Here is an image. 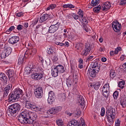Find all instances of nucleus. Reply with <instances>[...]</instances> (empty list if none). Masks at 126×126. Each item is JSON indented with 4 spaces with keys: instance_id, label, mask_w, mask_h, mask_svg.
<instances>
[{
    "instance_id": "obj_58",
    "label": "nucleus",
    "mask_w": 126,
    "mask_h": 126,
    "mask_svg": "<svg viewBox=\"0 0 126 126\" xmlns=\"http://www.w3.org/2000/svg\"><path fill=\"white\" fill-rule=\"evenodd\" d=\"M125 4H126V0H121L120 5H125Z\"/></svg>"
},
{
    "instance_id": "obj_24",
    "label": "nucleus",
    "mask_w": 126,
    "mask_h": 126,
    "mask_svg": "<svg viewBox=\"0 0 126 126\" xmlns=\"http://www.w3.org/2000/svg\"><path fill=\"white\" fill-rule=\"evenodd\" d=\"M55 68H56L57 71H58L59 73H63V72H64V68L63 67V66L62 65L56 66Z\"/></svg>"
},
{
    "instance_id": "obj_42",
    "label": "nucleus",
    "mask_w": 126,
    "mask_h": 126,
    "mask_svg": "<svg viewBox=\"0 0 126 126\" xmlns=\"http://www.w3.org/2000/svg\"><path fill=\"white\" fill-rule=\"evenodd\" d=\"M57 125L58 126H64L63 121L62 120H58L56 121Z\"/></svg>"
},
{
    "instance_id": "obj_62",
    "label": "nucleus",
    "mask_w": 126,
    "mask_h": 126,
    "mask_svg": "<svg viewBox=\"0 0 126 126\" xmlns=\"http://www.w3.org/2000/svg\"><path fill=\"white\" fill-rule=\"evenodd\" d=\"M71 17H72V16H71L70 14H69L66 16V18L67 19H71Z\"/></svg>"
},
{
    "instance_id": "obj_47",
    "label": "nucleus",
    "mask_w": 126,
    "mask_h": 126,
    "mask_svg": "<svg viewBox=\"0 0 126 126\" xmlns=\"http://www.w3.org/2000/svg\"><path fill=\"white\" fill-rule=\"evenodd\" d=\"M24 58L22 57H19V59L18 60V63L19 65H20V64H22V63H23V61Z\"/></svg>"
},
{
    "instance_id": "obj_31",
    "label": "nucleus",
    "mask_w": 126,
    "mask_h": 126,
    "mask_svg": "<svg viewBox=\"0 0 126 126\" xmlns=\"http://www.w3.org/2000/svg\"><path fill=\"white\" fill-rule=\"evenodd\" d=\"M0 78L1 80H3L5 83H7V77L4 73H0Z\"/></svg>"
},
{
    "instance_id": "obj_22",
    "label": "nucleus",
    "mask_w": 126,
    "mask_h": 126,
    "mask_svg": "<svg viewBox=\"0 0 126 126\" xmlns=\"http://www.w3.org/2000/svg\"><path fill=\"white\" fill-rule=\"evenodd\" d=\"M99 3H100V0H92L91 4L89 5V8H92V7L98 5Z\"/></svg>"
},
{
    "instance_id": "obj_30",
    "label": "nucleus",
    "mask_w": 126,
    "mask_h": 126,
    "mask_svg": "<svg viewBox=\"0 0 126 126\" xmlns=\"http://www.w3.org/2000/svg\"><path fill=\"white\" fill-rule=\"evenodd\" d=\"M69 126H79V124L77 121L75 120H72L70 122H69Z\"/></svg>"
},
{
    "instance_id": "obj_48",
    "label": "nucleus",
    "mask_w": 126,
    "mask_h": 126,
    "mask_svg": "<svg viewBox=\"0 0 126 126\" xmlns=\"http://www.w3.org/2000/svg\"><path fill=\"white\" fill-rule=\"evenodd\" d=\"M47 54L49 55H53L54 54V49H53L51 47L47 49Z\"/></svg>"
},
{
    "instance_id": "obj_49",
    "label": "nucleus",
    "mask_w": 126,
    "mask_h": 126,
    "mask_svg": "<svg viewBox=\"0 0 126 126\" xmlns=\"http://www.w3.org/2000/svg\"><path fill=\"white\" fill-rule=\"evenodd\" d=\"M121 50H122V48L121 47H117L114 51L115 55H118V54H119V52H121Z\"/></svg>"
},
{
    "instance_id": "obj_7",
    "label": "nucleus",
    "mask_w": 126,
    "mask_h": 126,
    "mask_svg": "<svg viewBox=\"0 0 126 126\" xmlns=\"http://www.w3.org/2000/svg\"><path fill=\"white\" fill-rule=\"evenodd\" d=\"M60 25H61V23L59 22H57L56 24L52 25L49 28L48 32L51 33L57 32V31L59 30V28H60Z\"/></svg>"
},
{
    "instance_id": "obj_35",
    "label": "nucleus",
    "mask_w": 126,
    "mask_h": 126,
    "mask_svg": "<svg viewBox=\"0 0 126 126\" xmlns=\"http://www.w3.org/2000/svg\"><path fill=\"white\" fill-rule=\"evenodd\" d=\"M4 51L6 54L7 56H9V55L11 54L12 49L11 48L8 47L6 48Z\"/></svg>"
},
{
    "instance_id": "obj_5",
    "label": "nucleus",
    "mask_w": 126,
    "mask_h": 126,
    "mask_svg": "<svg viewBox=\"0 0 126 126\" xmlns=\"http://www.w3.org/2000/svg\"><path fill=\"white\" fill-rule=\"evenodd\" d=\"M92 50V45L89 43H86L85 45V49L82 52V56H88L90 54V51Z\"/></svg>"
},
{
    "instance_id": "obj_14",
    "label": "nucleus",
    "mask_w": 126,
    "mask_h": 126,
    "mask_svg": "<svg viewBox=\"0 0 126 126\" xmlns=\"http://www.w3.org/2000/svg\"><path fill=\"white\" fill-rule=\"evenodd\" d=\"M20 98V96H17L14 93L10 94L9 95L8 100L10 102H15Z\"/></svg>"
},
{
    "instance_id": "obj_34",
    "label": "nucleus",
    "mask_w": 126,
    "mask_h": 126,
    "mask_svg": "<svg viewBox=\"0 0 126 126\" xmlns=\"http://www.w3.org/2000/svg\"><path fill=\"white\" fill-rule=\"evenodd\" d=\"M7 73L8 74V77H13L14 75V71L12 69L7 70Z\"/></svg>"
},
{
    "instance_id": "obj_11",
    "label": "nucleus",
    "mask_w": 126,
    "mask_h": 126,
    "mask_svg": "<svg viewBox=\"0 0 126 126\" xmlns=\"http://www.w3.org/2000/svg\"><path fill=\"white\" fill-rule=\"evenodd\" d=\"M55 98L56 96L55 95V93L54 92L51 91L49 92L48 94V98L47 99L48 104H52V103L55 101Z\"/></svg>"
},
{
    "instance_id": "obj_1",
    "label": "nucleus",
    "mask_w": 126,
    "mask_h": 126,
    "mask_svg": "<svg viewBox=\"0 0 126 126\" xmlns=\"http://www.w3.org/2000/svg\"><path fill=\"white\" fill-rule=\"evenodd\" d=\"M106 116L109 126H111L115 122L116 118V109L112 107L109 108L106 111Z\"/></svg>"
},
{
    "instance_id": "obj_57",
    "label": "nucleus",
    "mask_w": 126,
    "mask_h": 126,
    "mask_svg": "<svg viewBox=\"0 0 126 126\" xmlns=\"http://www.w3.org/2000/svg\"><path fill=\"white\" fill-rule=\"evenodd\" d=\"M94 59V56H90L88 58L87 61H88L89 62H90L91 61H93Z\"/></svg>"
},
{
    "instance_id": "obj_46",
    "label": "nucleus",
    "mask_w": 126,
    "mask_h": 126,
    "mask_svg": "<svg viewBox=\"0 0 126 126\" xmlns=\"http://www.w3.org/2000/svg\"><path fill=\"white\" fill-rule=\"evenodd\" d=\"M15 27H14V26H11L8 30H7L6 31V33L7 34H9V32H11V31H12V30H14Z\"/></svg>"
},
{
    "instance_id": "obj_20",
    "label": "nucleus",
    "mask_w": 126,
    "mask_h": 126,
    "mask_svg": "<svg viewBox=\"0 0 126 126\" xmlns=\"http://www.w3.org/2000/svg\"><path fill=\"white\" fill-rule=\"evenodd\" d=\"M25 107L27 109L32 110V111H36V109H37L36 105L32 104L29 101L26 102Z\"/></svg>"
},
{
    "instance_id": "obj_43",
    "label": "nucleus",
    "mask_w": 126,
    "mask_h": 126,
    "mask_svg": "<svg viewBox=\"0 0 126 126\" xmlns=\"http://www.w3.org/2000/svg\"><path fill=\"white\" fill-rule=\"evenodd\" d=\"M56 6H57V5L55 4H51L49 5V7L46 8V10H50V9L53 10L54 8H56Z\"/></svg>"
},
{
    "instance_id": "obj_33",
    "label": "nucleus",
    "mask_w": 126,
    "mask_h": 126,
    "mask_svg": "<svg viewBox=\"0 0 126 126\" xmlns=\"http://www.w3.org/2000/svg\"><path fill=\"white\" fill-rule=\"evenodd\" d=\"M35 112H38L39 114H40V115H43L44 114V112H45V109L43 108H39L38 107H36V109L35 110H34Z\"/></svg>"
},
{
    "instance_id": "obj_18",
    "label": "nucleus",
    "mask_w": 126,
    "mask_h": 126,
    "mask_svg": "<svg viewBox=\"0 0 126 126\" xmlns=\"http://www.w3.org/2000/svg\"><path fill=\"white\" fill-rule=\"evenodd\" d=\"M90 67H92L93 69L100 71V64L98 62H92L90 65Z\"/></svg>"
},
{
    "instance_id": "obj_61",
    "label": "nucleus",
    "mask_w": 126,
    "mask_h": 126,
    "mask_svg": "<svg viewBox=\"0 0 126 126\" xmlns=\"http://www.w3.org/2000/svg\"><path fill=\"white\" fill-rule=\"evenodd\" d=\"M101 62H102V63H105V62H107V58L105 57H102L101 58Z\"/></svg>"
},
{
    "instance_id": "obj_19",
    "label": "nucleus",
    "mask_w": 126,
    "mask_h": 126,
    "mask_svg": "<svg viewBox=\"0 0 126 126\" xmlns=\"http://www.w3.org/2000/svg\"><path fill=\"white\" fill-rule=\"evenodd\" d=\"M99 70H95L94 69L90 68L88 69V72L89 73V75L92 77H96L97 74L99 72Z\"/></svg>"
},
{
    "instance_id": "obj_41",
    "label": "nucleus",
    "mask_w": 126,
    "mask_h": 126,
    "mask_svg": "<svg viewBox=\"0 0 126 126\" xmlns=\"http://www.w3.org/2000/svg\"><path fill=\"white\" fill-rule=\"evenodd\" d=\"M125 84H126V82L124 81H122L119 82L118 86L121 89H124V87H125Z\"/></svg>"
},
{
    "instance_id": "obj_60",
    "label": "nucleus",
    "mask_w": 126,
    "mask_h": 126,
    "mask_svg": "<svg viewBox=\"0 0 126 126\" xmlns=\"http://www.w3.org/2000/svg\"><path fill=\"white\" fill-rule=\"evenodd\" d=\"M38 23V18H35L33 21V24H37Z\"/></svg>"
},
{
    "instance_id": "obj_3",
    "label": "nucleus",
    "mask_w": 126,
    "mask_h": 126,
    "mask_svg": "<svg viewBox=\"0 0 126 126\" xmlns=\"http://www.w3.org/2000/svg\"><path fill=\"white\" fill-rule=\"evenodd\" d=\"M36 119H37V115L35 112H32L28 111L26 119L27 122H26V124L32 125Z\"/></svg>"
},
{
    "instance_id": "obj_10",
    "label": "nucleus",
    "mask_w": 126,
    "mask_h": 126,
    "mask_svg": "<svg viewBox=\"0 0 126 126\" xmlns=\"http://www.w3.org/2000/svg\"><path fill=\"white\" fill-rule=\"evenodd\" d=\"M34 93L36 98L41 99L43 96V89L42 87H38L34 90Z\"/></svg>"
},
{
    "instance_id": "obj_29",
    "label": "nucleus",
    "mask_w": 126,
    "mask_h": 126,
    "mask_svg": "<svg viewBox=\"0 0 126 126\" xmlns=\"http://www.w3.org/2000/svg\"><path fill=\"white\" fill-rule=\"evenodd\" d=\"M14 93L19 97H20V95L22 94V90L19 89V88H17L15 89L14 91Z\"/></svg>"
},
{
    "instance_id": "obj_6",
    "label": "nucleus",
    "mask_w": 126,
    "mask_h": 126,
    "mask_svg": "<svg viewBox=\"0 0 126 126\" xmlns=\"http://www.w3.org/2000/svg\"><path fill=\"white\" fill-rule=\"evenodd\" d=\"M112 28L115 32H120L122 30V24L118 21H114L112 23Z\"/></svg>"
},
{
    "instance_id": "obj_12",
    "label": "nucleus",
    "mask_w": 126,
    "mask_h": 126,
    "mask_svg": "<svg viewBox=\"0 0 126 126\" xmlns=\"http://www.w3.org/2000/svg\"><path fill=\"white\" fill-rule=\"evenodd\" d=\"M8 42L9 44H11L12 45H14V44H16L19 42V36H13L11 38H9Z\"/></svg>"
},
{
    "instance_id": "obj_38",
    "label": "nucleus",
    "mask_w": 126,
    "mask_h": 126,
    "mask_svg": "<svg viewBox=\"0 0 126 126\" xmlns=\"http://www.w3.org/2000/svg\"><path fill=\"white\" fill-rule=\"evenodd\" d=\"M93 10L95 13H98L101 10V5H99L97 6L94 8Z\"/></svg>"
},
{
    "instance_id": "obj_39",
    "label": "nucleus",
    "mask_w": 126,
    "mask_h": 126,
    "mask_svg": "<svg viewBox=\"0 0 126 126\" xmlns=\"http://www.w3.org/2000/svg\"><path fill=\"white\" fill-rule=\"evenodd\" d=\"M15 83V79L13 77H9V84L13 85Z\"/></svg>"
},
{
    "instance_id": "obj_4",
    "label": "nucleus",
    "mask_w": 126,
    "mask_h": 126,
    "mask_svg": "<svg viewBox=\"0 0 126 126\" xmlns=\"http://www.w3.org/2000/svg\"><path fill=\"white\" fill-rule=\"evenodd\" d=\"M28 111H23L18 117L19 122L21 124H26L27 123V118Z\"/></svg>"
},
{
    "instance_id": "obj_2",
    "label": "nucleus",
    "mask_w": 126,
    "mask_h": 126,
    "mask_svg": "<svg viewBox=\"0 0 126 126\" xmlns=\"http://www.w3.org/2000/svg\"><path fill=\"white\" fill-rule=\"evenodd\" d=\"M20 110V104L16 103L14 104H12L9 106V108L7 109V114L9 117L13 116L16 112H19Z\"/></svg>"
},
{
    "instance_id": "obj_53",
    "label": "nucleus",
    "mask_w": 126,
    "mask_h": 126,
    "mask_svg": "<svg viewBox=\"0 0 126 126\" xmlns=\"http://www.w3.org/2000/svg\"><path fill=\"white\" fill-rule=\"evenodd\" d=\"M84 27V30L86 31L87 33L91 32V29L90 28H88L86 27V26H83Z\"/></svg>"
},
{
    "instance_id": "obj_23",
    "label": "nucleus",
    "mask_w": 126,
    "mask_h": 126,
    "mask_svg": "<svg viewBox=\"0 0 126 126\" xmlns=\"http://www.w3.org/2000/svg\"><path fill=\"white\" fill-rule=\"evenodd\" d=\"M79 21L82 23L83 26H86L88 24V20L86 17H82L79 19Z\"/></svg>"
},
{
    "instance_id": "obj_63",
    "label": "nucleus",
    "mask_w": 126,
    "mask_h": 126,
    "mask_svg": "<svg viewBox=\"0 0 126 126\" xmlns=\"http://www.w3.org/2000/svg\"><path fill=\"white\" fill-rule=\"evenodd\" d=\"M24 27H25V28H28V26H29L28 23H24Z\"/></svg>"
},
{
    "instance_id": "obj_64",
    "label": "nucleus",
    "mask_w": 126,
    "mask_h": 126,
    "mask_svg": "<svg viewBox=\"0 0 126 126\" xmlns=\"http://www.w3.org/2000/svg\"><path fill=\"white\" fill-rule=\"evenodd\" d=\"M79 64H83V60H82V59H79Z\"/></svg>"
},
{
    "instance_id": "obj_36",
    "label": "nucleus",
    "mask_w": 126,
    "mask_h": 126,
    "mask_svg": "<svg viewBox=\"0 0 126 126\" xmlns=\"http://www.w3.org/2000/svg\"><path fill=\"white\" fill-rule=\"evenodd\" d=\"M51 58L52 59V61L53 62H57L58 61V55L57 54V53L54 52L53 54L52 55Z\"/></svg>"
},
{
    "instance_id": "obj_45",
    "label": "nucleus",
    "mask_w": 126,
    "mask_h": 126,
    "mask_svg": "<svg viewBox=\"0 0 126 126\" xmlns=\"http://www.w3.org/2000/svg\"><path fill=\"white\" fill-rule=\"evenodd\" d=\"M78 14L79 15V19L83 17V11L81 9H79L78 12Z\"/></svg>"
},
{
    "instance_id": "obj_54",
    "label": "nucleus",
    "mask_w": 126,
    "mask_h": 126,
    "mask_svg": "<svg viewBox=\"0 0 126 126\" xmlns=\"http://www.w3.org/2000/svg\"><path fill=\"white\" fill-rule=\"evenodd\" d=\"M24 15V13L22 12H19L16 13V16L18 17H22Z\"/></svg>"
},
{
    "instance_id": "obj_13",
    "label": "nucleus",
    "mask_w": 126,
    "mask_h": 126,
    "mask_svg": "<svg viewBox=\"0 0 126 126\" xmlns=\"http://www.w3.org/2000/svg\"><path fill=\"white\" fill-rule=\"evenodd\" d=\"M60 111H62V107H58L55 108H52L49 111H48L47 113V115H55L56 114H58L60 112Z\"/></svg>"
},
{
    "instance_id": "obj_51",
    "label": "nucleus",
    "mask_w": 126,
    "mask_h": 126,
    "mask_svg": "<svg viewBox=\"0 0 126 126\" xmlns=\"http://www.w3.org/2000/svg\"><path fill=\"white\" fill-rule=\"evenodd\" d=\"M113 97L114 98L115 100H117V98H118V97H119V92L118 91H115L114 93H113Z\"/></svg>"
},
{
    "instance_id": "obj_37",
    "label": "nucleus",
    "mask_w": 126,
    "mask_h": 126,
    "mask_svg": "<svg viewBox=\"0 0 126 126\" xmlns=\"http://www.w3.org/2000/svg\"><path fill=\"white\" fill-rule=\"evenodd\" d=\"M100 86H101V83L99 82H97L94 84L93 87L95 90H98Z\"/></svg>"
},
{
    "instance_id": "obj_27",
    "label": "nucleus",
    "mask_w": 126,
    "mask_h": 126,
    "mask_svg": "<svg viewBox=\"0 0 126 126\" xmlns=\"http://www.w3.org/2000/svg\"><path fill=\"white\" fill-rule=\"evenodd\" d=\"M85 101L84 100V98L83 96H80L79 98V104L80 106H82L83 108L85 107Z\"/></svg>"
},
{
    "instance_id": "obj_17",
    "label": "nucleus",
    "mask_w": 126,
    "mask_h": 126,
    "mask_svg": "<svg viewBox=\"0 0 126 126\" xmlns=\"http://www.w3.org/2000/svg\"><path fill=\"white\" fill-rule=\"evenodd\" d=\"M49 17L50 15L48 14H42L38 19V21H39L40 23H42V22H45V21H46V20H48V19H49Z\"/></svg>"
},
{
    "instance_id": "obj_16",
    "label": "nucleus",
    "mask_w": 126,
    "mask_h": 126,
    "mask_svg": "<svg viewBox=\"0 0 126 126\" xmlns=\"http://www.w3.org/2000/svg\"><path fill=\"white\" fill-rule=\"evenodd\" d=\"M111 8V3L109 2H104L101 5V10L103 11H107Z\"/></svg>"
},
{
    "instance_id": "obj_52",
    "label": "nucleus",
    "mask_w": 126,
    "mask_h": 126,
    "mask_svg": "<svg viewBox=\"0 0 126 126\" xmlns=\"http://www.w3.org/2000/svg\"><path fill=\"white\" fill-rule=\"evenodd\" d=\"M6 57H8V55H7L6 53L4 51L2 52L1 54V58L5 59Z\"/></svg>"
},
{
    "instance_id": "obj_55",
    "label": "nucleus",
    "mask_w": 126,
    "mask_h": 126,
    "mask_svg": "<svg viewBox=\"0 0 126 126\" xmlns=\"http://www.w3.org/2000/svg\"><path fill=\"white\" fill-rule=\"evenodd\" d=\"M100 115L101 117H104V116H105V108H101Z\"/></svg>"
},
{
    "instance_id": "obj_28",
    "label": "nucleus",
    "mask_w": 126,
    "mask_h": 126,
    "mask_svg": "<svg viewBox=\"0 0 126 126\" xmlns=\"http://www.w3.org/2000/svg\"><path fill=\"white\" fill-rule=\"evenodd\" d=\"M51 74H52V76H53L54 77H57V76H58V75H59V72L57 70V68H56V67H55L54 68H53L52 69Z\"/></svg>"
},
{
    "instance_id": "obj_59",
    "label": "nucleus",
    "mask_w": 126,
    "mask_h": 126,
    "mask_svg": "<svg viewBox=\"0 0 126 126\" xmlns=\"http://www.w3.org/2000/svg\"><path fill=\"white\" fill-rule=\"evenodd\" d=\"M23 28V26L21 25H19L17 26V29L19 30V31H21V30Z\"/></svg>"
},
{
    "instance_id": "obj_25",
    "label": "nucleus",
    "mask_w": 126,
    "mask_h": 126,
    "mask_svg": "<svg viewBox=\"0 0 126 126\" xmlns=\"http://www.w3.org/2000/svg\"><path fill=\"white\" fill-rule=\"evenodd\" d=\"M81 114H82V112H81V111H80V109H77L73 113V116L74 117H76V118H79V117L81 116Z\"/></svg>"
},
{
    "instance_id": "obj_44",
    "label": "nucleus",
    "mask_w": 126,
    "mask_h": 126,
    "mask_svg": "<svg viewBox=\"0 0 126 126\" xmlns=\"http://www.w3.org/2000/svg\"><path fill=\"white\" fill-rule=\"evenodd\" d=\"M110 76L111 78H114L115 76H116V73L115 72V70L112 69L110 71Z\"/></svg>"
},
{
    "instance_id": "obj_9",
    "label": "nucleus",
    "mask_w": 126,
    "mask_h": 126,
    "mask_svg": "<svg viewBox=\"0 0 126 126\" xmlns=\"http://www.w3.org/2000/svg\"><path fill=\"white\" fill-rule=\"evenodd\" d=\"M110 90V84H105L102 88L103 95L105 98H109V91Z\"/></svg>"
},
{
    "instance_id": "obj_15",
    "label": "nucleus",
    "mask_w": 126,
    "mask_h": 126,
    "mask_svg": "<svg viewBox=\"0 0 126 126\" xmlns=\"http://www.w3.org/2000/svg\"><path fill=\"white\" fill-rule=\"evenodd\" d=\"M12 86H13L12 84L9 83L6 86V87L3 89L4 96H7V95H8V93H9V90H11V89H12Z\"/></svg>"
},
{
    "instance_id": "obj_32",
    "label": "nucleus",
    "mask_w": 126,
    "mask_h": 126,
    "mask_svg": "<svg viewBox=\"0 0 126 126\" xmlns=\"http://www.w3.org/2000/svg\"><path fill=\"white\" fill-rule=\"evenodd\" d=\"M37 53V49L32 48L29 50V54L31 56H34L35 54Z\"/></svg>"
},
{
    "instance_id": "obj_8",
    "label": "nucleus",
    "mask_w": 126,
    "mask_h": 126,
    "mask_svg": "<svg viewBox=\"0 0 126 126\" xmlns=\"http://www.w3.org/2000/svg\"><path fill=\"white\" fill-rule=\"evenodd\" d=\"M44 74V71L43 69H41V72L39 73H35L32 74L31 77L32 79L35 80H40L43 78V75Z\"/></svg>"
},
{
    "instance_id": "obj_56",
    "label": "nucleus",
    "mask_w": 126,
    "mask_h": 126,
    "mask_svg": "<svg viewBox=\"0 0 126 126\" xmlns=\"http://www.w3.org/2000/svg\"><path fill=\"white\" fill-rule=\"evenodd\" d=\"M121 126V121L119 119L115 121V126Z\"/></svg>"
},
{
    "instance_id": "obj_26",
    "label": "nucleus",
    "mask_w": 126,
    "mask_h": 126,
    "mask_svg": "<svg viewBox=\"0 0 126 126\" xmlns=\"http://www.w3.org/2000/svg\"><path fill=\"white\" fill-rule=\"evenodd\" d=\"M58 99L61 102H63V101H65V99H66V96H65V94H58Z\"/></svg>"
},
{
    "instance_id": "obj_40",
    "label": "nucleus",
    "mask_w": 126,
    "mask_h": 126,
    "mask_svg": "<svg viewBox=\"0 0 126 126\" xmlns=\"http://www.w3.org/2000/svg\"><path fill=\"white\" fill-rule=\"evenodd\" d=\"M63 7L64 8H74V5H72V4H65L63 5Z\"/></svg>"
},
{
    "instance_id": "obj_21",
    "label": "nucleus",
    "mask_w": 126,
    "mask_h": 126,
    "mask_svg": "<svg viewBox=\"0 0 126 126\" xmlns=\"http://www.w3.org/2000/svg\"><path fill=\"white\" fill-rule=\"evenodd\" d=\"M120 105L122 108H126V95H122L121 97V100L120 101Z\"/></svg>"
},
{
    "instance_id": "obj_50",
    "label": "nucleus",
    "mask_w": 126,
    "mask_h": 126,
    "mask_svg": "<svg viewBox=\"0 0 126 126\" xmlns=\"http://www.w3.org/2000/svg\"><path fill=\"white\" fill-rule=\"evenodd\" d=\"M71 16L72 17H73V18H74V19H75V20H77V19H79V16L75 13H72L71 14Z\"/></svg>"
}]
</instances>
